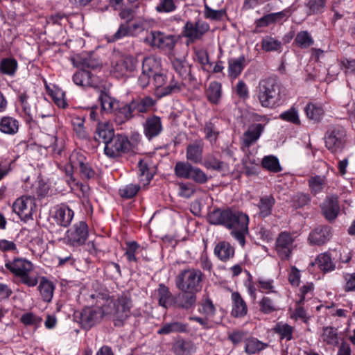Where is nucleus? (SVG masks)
Listing matches in <instances>:
<instances>
[{"instance_id":"0eeeda50","label":"nucleus","mask_w":355,"mask_h":355,"mask_svg":"<svg viewBox=\"0 0 355 355\" xmlns=\"http://www.w3.org/2000/svg\"><path fill=\"white\" fill-rule=\"evenodd\" d=\"M89 235L87 224L80 220L74 223L65 233L64 243L69 246L80 247L85 243Z\"/></svg>"},{"instance_id":"052dcab7","label":"nucleus","mask_w":355,"mask_h":355,"mask_svg":"<svg viewBox=\"0 0 355 355\" xmlns=\"http://www.w3.org/2000/svg\"><path fill=\"white\" fill-rule=\"evenodd\" d=\"M139 184H130L121 188L119 190V195L121 198L125 199H130L137 195L140 189Z\"/></svg>"},{"instance_id":"dca6fc26","label":"nucleus","mask_w":355,"mask_h":355,"mask_svg":"<svg viewBox=\"0 0 355 355\" xmlns=\"http://www.w3.org/2000/svg\"><path fill=\"white\" fill-rule=\"evenodd\" d=\"M144 134L148 140L158 137L163 131V125L161 117L152 115L147 117L143 123Z\"/></svg>"},{"instance_id":"20e7f679","label":"nucleus","mask_w":355,"mask_h":355,"mask_svg":"<svg viewBox=\"0 0 355 355\" xmlns=\"http://www.w3.org/2000/svg\"><path fill=\"white\" fill-rule=\"evenodd\" d=\"M257 98L263 107L278 106L281 101V87L277 79L270 77L261 80L257 87Z\"/></svg>"},{"instance_id":"473e14b6","label":"nucleus","mask_w":355,"mask_h":355,"mask_svg":"<svg viewBox=\"0 0 355 355\" xmlns=\"http://www.w3.org/2000/svg\"><path fill=\"white\" fill-rule=\"evenodd\" d=\"M19 129V122L10 116H3L0 121V131L8 135H15Z\"/></svg>"},{"instance_id":"6ab92c4d","label":"nucleus","mask_w":355,"mask_h":355,"mask_svg":"<svg viewBox=\"0 0 355 355\" xmlns=\"http://www.w3.org/2000/svg\"><path fill=\"white\" fill-rule=\"evenodd\" d=\"M231 302V315L232 317L242 318L248 314V309L247 304L239 292L234 291L232 293Z\"/></svg>"},{"instance_id":"864d4df0","label":"nucleus","mask_w":355,"mask_h":355,"mask_svg":"<svg viewBox=\"0 0 355 355\" xmlns=\"http://www.w3.org/2000/svg\"><path fill=\"white\" fill-rule=\"evenodd\" d=\"M259 311L263 314H270L279 309L277 303L270 297L263 296L259 302Z\"/></svg>"},{"instance_id":"4c0bfd02","label":"nucleus","mask_w":355,"mask_h":355,"mask_svg":"<svg viewBox=\"0 0 355 355\" xmlns=\"http://www.w3.org/2000/svg\"><path fill=\"white\" fill-rule=\"evenodd\" d=\"M130 103L134 113H146L153 106L154 101L152 98L146 96L143 98L132 100Z\"/></svg>"},{"instance_id":"2eb2a0df","label":"nucleus","mask_w":355,"mask_h":355,"mask_svg":"<svg viewBox=\"0 0 355 355\" xmlns=\"http://www.w3.org/2000/svg\"><path fill=\"white\" fill-rule=\"evenodd\" d=\"M332 236V229L330 226L319 225L309 233L308 241L311 245H322L327 243Z\"/></svg>"},{"instance_id":"c756f323","label":"nucleus","mask_w":355,"mask_h":355,"mask_svg":"<svg viewBox=\"0 0 355 355\" xmlns=\"http://www.w3.org/2000/svg\"><path fill=\"white\" fill-rule=\"evenodd\" d=\"M215 255L222 261H227L234 255V248L230 243L220 241L214 248Z\"/></svg>"},{"instance_id":"f704fd0d","label":"nucleus","mask_w":355,"mask_h":355,"mask_svg":"<svg viewBox=\"0 0 355 355\" xmlns=\"http://www.w3.org/2000/svg\"><path fill=\"white\" fill-rule=\"evenodd\" d=\"M221 95V84L216 81L211 82L206 90V96L208 101L213 104H218Z\"/></svg>"},{"instance_id":"e2e57ef3","label":"nucleus","mask_w":355,"mask_h":355,"mask_svg":"<svg viewBox=\"0 0 355 355\" xmlns=\"http://www.w3.org/2000/svg\"><path fill=\"white\" fill-rule=\"evenodd\" d=\"M201 308L199 312L205 315L206 317H213L215 315L216 308L212 301L209 297H205L200 302Z\"/></svg>"},{"instance_id":"774afa93","label":"nucleus","mask_w":355,"mask_h":355,"mask_svg":"<svg viewBox=\"0 0 355 355\" xmlns=\"http://www.w3.org/2000/svg\"><path fill=\"white\" fill-rule=\"evenodd\" d=\"M192 347L191 342L179 340L173 345L174 352L176 355H185L190 352Z\"/></svg>"},{"instance_id":"e433bc0d","label":"nucleus","mask_w":355,"mask_h":355,"mask_svg":"<svg viewBox=\"0 0 355 355\" xmlns=\"http://www.w3.org/2000/svg\"><path fill=\"white\" fill-rule=\"evenodd\" d=\"M18 68V62L13 58H3L0 62V72L2 74L12 77Z\"/></svg>"},{"instance_id":"79ce46f5","label":"nucleus","mask_w":355,"mask_h":355,"mask_svg":"<svg viewBox=\"0 0 355 355\" xmlns=\"http://www.w3.org/2000/svg\"><path fill=\"white\" fill-rule=\"evenodd\" d=\"M268 345L256 338L249 337L245 339V352L249 354L257 353L265 349Z\"/></svg>"},{"instance_id":"c85d7f7f","label":"nucleus","mask_w":355,"mask_h":355,"mask_svg":"<svg viewBox=\"0 0 355 355\" xmlns=\"http://www.w3.org/2000/svg\"><path fill=\"white\" fill-rule=\"evenodd\" d=\"M275 204V200L272 195L263 196L260 198L257 207L259 209L258 215L261 218H266L272 213V209Z\"/></svg>"},{"instance_id":"cd10ccee","label":"nucleus","mask_w":355,"mask_h":355,"mask_svg":"<svg viewBox=\"0 0 355 355\" xmlns=\"http://www.w3.org/2000/svg\"><path fill=\"white\" fill-rule=\"evenodd\" d=\"M188 324L179 321H173L164 324L157 331L159 335H167L172 333H186Z\"/></svg>"},{"instance_id":"412c9836","label":"nucleus","mask_w":355,"mask_h":355,"mask_svg":"<svg viewBox=\"0 0 355 355\" xmlns=\"http://www.w3.org/2000/svg\"><path fill=\"white\" fill-rule=\"evenodd\" d=\"M204 144L202 140H195L186 148L187 160L193 164H200L203 157Z\"/></svg>"},{"instance_id":"9b49d317","label":"nucleus","mask_w":355,"mask_h":355,"mask_svg":"<svg viewBox=\"0 0 355 355\" xmlns=\"http://www.w3.org/2000/svg\"><path fill=\"white\" fill-rule=\"evenodd\" d=\"M146 41L153 48L171 51L175 47L177 39L173 35L152 30L146 37Z\"/></svg>"},{"instance_id":"a18cd8bd","label":"nucleus","mask_w":355,"mask_h":355,"mask_svg":"<svg viewBox=\"0 0 355 355\" xmlns=\"http://www.w3.org/2000/svg\"><path fill=\"white\" fill-rule=\"evenodd\" d=\"M261 46L263 51L267 52H281L282 49V43L281 41L271 36H265L261 40Z\"/></svg>"},{"instance_id":"f03ea898","label":"nucleus","mask_w":355,"mask_h":355,"mask_svg":"<svg viewBox=\"0 0 355 355\" xmlns=\"http://www.w3.org/2000/svg\"><path fill=\"white\" fill-rule=\"evenodd\" d=\"M103 306L105 315H111L114 325L121 327L130 317L133 304L130 294L122 293L116 299L107 301Z\"/></svg>"},{"instance_id":"b1692460","label":"nucleus","mask_w":355,"mask_h":355,"mask_svg":"<svg viewBox=\"0 0 355 355\" xmlns=\"http://www.w3.org/2000/svg\"><path fill=\"white\" fill-rule=\"evenodd\" d=\"M114 114L115 116L114 121L119 125L123 124L135 117V113L130 103L120 102L118 106L116 107Z\"/></svg>"},{"instance_id":"2f4dec72","label":"nucleus","mask_w":355,"mask_h":355,"mask_svg":"<svg viewBox=\"0 0 355 355\" xmlns=\"http://www.w3.org/2000/svg\"><path fill=\"white\" fill-rule=\"evenodd\" d=\"M304 112L309 119L317 123L322 120L324 114L322 105L315 103H308L304 107Z\"/></svg>"},{"instance_id":"7ed1b4c3","label":"nucleus","mask_w":355,"mask_h":355,"mask_svg":"<svg viewBox=\"0 0 355 355\" xmlns=\"http://www.w3.org/2000/svg\"><path fill=\"white\" fill-rule=\"evenodd\" d=\"M5 268L17 279L18 283L28 287H34L38 283L37 275L31 274L33 269V263L26 259L15 257L5 260Z\"/></svg>"},{"instance_id":"a19ab883","label":"nucleus","mask_w":355,"mask_h":355,"mask_svg":"<svg viewBox=\"0 0 355 355\" xmlns=\"http://www.w3.org/2000/svg\"><path fill=\"white\" fill-rule=\"evenodd\" d=\"M327 0H304L308 16L322 13L326 6Z\"/></svg>"},{"instance_id":"423d86ee","label":"nucleus","mask_w":355,"mask_h":355,"mask_svg":"<svg viewBox=\"0 0 355 355\" xmlns=\"http://www.w3.org/2000/svg\"><path fill=\"white\" fill-rule=\"evenodd\" d=\"M105 315L103 305L99 306H89L83 309L81 311L74 313V318L85 329H89L99 323Z\"/></svg>"},{"instance_id":"5701e85b","label":"nucleus","mask_w":355,"mask_h":355,"mask_svg":"<svg viewBox=\"0 0 355 355\" xmlns=\"http://www.w3.org/2000/svg\"><path fill=\"white\" fill-rule=\"evenodd\" d=\"M115 135L114 129L109 122H98L94 133L96 141L102 142L106 145Z\"/></svg>"},{"instance_id":"a211bd4d","label":"nucleus","mask_w":355,"mask_h":355,"mask_svg":"<svg viewBox=\"0 0 355 355\" xmlns=\"http://www.w3.org/2000/svg\"><path fill=\"white\" fill-rule=\"evenodd\" d=\"M181 292L175 297V305L184 310L193 309L196 304L197 291L180 290Z\"/></svg>"},{"instance_id":"0e129e2a","label":"nucleus","mask_w":355,"mask_h":355,"mask_svg":"<svg viewBox=\"0 0 355 355\" xmlns=\"http://www.w3.org/2000/svg\"><path fill=\"white\" fill-rule=\"evenodd\" d=\"M188 179L192 180L193 182L202 184L207 182L208 178L202 169L196 166H193Z\"/></svg>"},{"instance_id":"4be33fe9","label":"nucleus","mask_w":355,"mask_h":355,"mask_svg":"<svg viewBox=\"0 0 355 355\" xmlns=\"http://www.w3.org/2000/svg\"><path fill=\"white\" fill-rule=\"evenodd\" d=\"M12 210L24 221H27L32 217L31 202L27 198H17L12 205Z\"/></svg>"},{"instance_id":"bb28decb","label":"nucleus","mask_w":355,"mask_h":355,"mask_svg":"<svg viewBox=\"0 0 355 355\" xmlns=\"http://www.w3.org/2000/svg\"><path fill=\"white\" fill-rule=\"evenodd\" d=\"M93 74L83 68L82 70L77 71L73 76V83L78 85L85 87H95L96 83Z\"/></svg>"},{"instance_id":"4468645a","label":"nucleus","mask_w":355,"mask_h":355,"mask_svg":"<svg viewBox=\"0 0 355 355\" xmlns=\"http://www.w3.org/2000/svg\"><path fill=\"white\" fill-rule=\"evenodd\" d=\"M320 207L322 215L328 221L334 220L340 210L338 196L336 195L326 196Z\"/></svg>"},{"instance_id":"c03bdc74","label":"nucleus","mask_w":355,"mask_h":355,"mask_svg":"<svg viewBox=\"0 0 355 355\" xmlns=\"http://www.w3.org/2000/svg\"><path fill=\"white\" fill-rule=\"evenodd\" d=\"M315 262L318 265V267L324 272H331L334 270L336 267L328 252L320 254L317 257Z\"/></svg>"},{"instance_id":"aec40b11","label":"nucleus","mask_w":355,"mask_h":355,"mask_svg":"<svg viewBox=\"0 0 355 355\" xmlns=\"http://www.w3.org/2000/svg\"><path fill=\"white\" fill-rule=\"evenodd\" d=\"M73 216L74 211L67 205L61 204L55 208L53 219L58 225L67 227L71 224Z\"/></svg>"},{"instance_id":"f257e3e1","label":"nucleus","mask_w":355,"mask_h":355,"mask_svg":"<svg viewBox=\"0 0 355 355\" xmlns=\"http://www.w3.org/2000/svg\"><path fill=\"white\" fill-rule=\"evenodd\" d=\"M207 219L211 225H221L231 230V235L241 246H244L249 224V217L246 214L230 207L216 208L207 214Z\"/></svg>"},{"instance_id":"39448f33","label":"nucleus","mask_w":355,"mask_h":355,"mask_svg":"<svg viewBox=\"0 0 355 355\" xmlns=\"http://www.w3.org/2000/svg\"><path fill=\"white\" fill-rule=\"evenodd\" d=\"M204 275L200 269L188 267L179 272L175 279L179 290H191L199 292L202 288Z\"/></svg>"},{"instance_id":"c9c22d12","label":"nucleus","mask_w":355,"mask_h":355,"mask_svg":"<svg viewBox=\"0 0 355 355\" xmlns=\"http://www.w3.org/2000/svg\"><path fill=\"white\" fill-rule=\"evenodd\" d=\"M203 164L207 168L216 171L223 174H225L229 171L228 164L219 160L214 156L207 157Z\"/></svg>"},{"instance_id":"6e6d98bb","label":"nucleus","mask_w":355,"mask_h":355,"mask_svg":"<svg viewBox=\"0 0 355 355\" xmlns=\"http://www.w3.org/2000/svg\"><path fill=\"white\" fill-rule=\"evenodd\" d=\"M79 64L84 69H94L98 68L101 64L99 61L94 58L93 53L83 55L79 58Z\"/></svg>"},{"instance_id":"338daca9","label":"nucleus","mask_w":355,"mask_h":355,"mask_svg":"<svg viewBox=\"0 0 355 355\" xmlns=\"http://www.w3.org/2000/svg\"><path fill=\"white\" fill-rule=\"evenodd\" d=\"M204 132L205 134V138L211 142L213 141H216L219 135L218 128L212 121H208L205 123Z\"/></svg>"},{"instance_id":"09e8293b","label":"nucleus","mask_w":355,"mask_h":355,"mask_svg":"<svg viewBox=\"0 0 355 355\" xmlns=\"http://www.w3.org/2000/svg\"><path fill=\"white\" fill-rule=\"evenodd\" d=\"M294 42L296 45L301 49H307L314 43L312 36L307 31L298 32Z\"/></svg>"},{"instance_id":"7c9ffc66","label":"nucleus","mask_w":355,"mask_h":355,"mask_svg":"<svg viewBox=\"0 0 355 355\" xmlns=\"http://www.w3.org/2000/svg\"><path fill=\"white\" fill-rule=\"evenodd\" d=\"M54 290L53 283L47 278L42 277L39 283L38 291L44 302H50L52 300Z\"/></svg>"},{"instance_id":"13d9d810","label":"nucleus","mask_w":355,"mask_h":355,"mask_svg":"<svg viewBox=\"0 0 355 355\" xmlns=\"http://www.w3.org/2000/svg\"><path fill=\"white\" fill-rule=\"evenodd\" d=\"M183 86L184 84L182 83H180L173 77L168 85L161 89L160 96L162 97L171 94L178 93L182 90Z\"/></svg>"},{"instance_id":"ea45409f","label":"nucleus","mask_w":355,"mask_h":355,"mask_svg":"<svg viewBox=\"0 0 355 355\" xmlns=\"http://www.w3.org/2000/svg\"><path fill=\"white\" fill-rule=\"evenodd\" d=\"M138 175L139 182L144 187L148 185L153 179V174L150 171L146 162L140 160L138 163Z\"/></svg>"},{"instance_id":"de8ad7c7","label":"nucleus","mask_w":355,"mask_h":355,"mask_svg":"<svg viewBox=\"0 0 355 355\" xmlns=\"http://www.w3.org/2000/svg\"><path fill=\"white\" fill-rule=\"evenodd\" d=\"M261 166L263 168L272 173H278L282 170L277 157L272 155L265 156L262 159Z\"/></svg>"},{"instance_id":"ddd939ff","label":"nucleus","mask_w":355,"mask_h":355,"mask_svg":"<svg viewBox=\"0 0 355 355\" xmlns=\"http://www.w3.org/2000/svg\"><path fill=\"white\" fill-rule=\"evenodd\" d=\"M138 64L137 58L132 55H121L113 62V72L117 76H125L135 71Z\"/></svg>"},{"instance_id":"603ef678","label":"nucleus","mask_w":355,"mask_h":355,"mask_svg":"<svg viewBox=\"0 0 355 355\" xmlns=\"http://www.w3.org/2000/svg\"><path fill=\"white\" fill-rule=\"evenodd\" d=\"M98 99L101 101V107L103 110L114 112L116 107L120 102L110 96L106 92H101Z\"/></svg>"},{"instance_id":"a878e982","label":"nucleus","mask_w":355,"mask_h":355,"mask_svg":"<svg viewBox=\"0 0 355 355\" xmlns=\"http://www.w3.org/2000/svg\"><path fill=\"white\" fill-rule=\"evenodd\" d=\"M246 59L243 55L239 58L228 60V75L231 78H236L246 66Z\"/></svg>"},{"instance_id":"1a4fd4ad","label":"nucleus","mask_w":355,"mask_h":355,"mask_svg":"<svg viewBox=\"0 0 355 355\" xmlns=\"http://www.w3.org/2000/svg\"><path fill=\"white\" fill-rule=\"evenodd\" d=\"M132 150V144L127 136L122 134L115 135L104 148L105 154L110 158L120 157Z\"/></svg>"},{"instance_id":"69168bd1","label":"nucleus","mask_w":355,"mask_h":355,"mask_svg":"<svg viewBox=\"0 0 355 355\" xmlns=\"http://www.w3.org/2000/svg\"><path fill=\"white\" fill-rule=\"evenodd\" d=\"M176 8L177 6L174 0H160L155 7V10L160 13H168L175 11Z\"/></svg>"},{"instance_id":"72a5a7b5","label":"nucleus","mask_w":355,"mask_h":355,"mask_svg":"<svg viewBox=\"0 0 355 355\" xmlns=\"http://www.w3.org/2000/svg\"><path fill=\"white\" fill-rule=\"evenodd\" d=\"M311 193L317 195L321 193L327 187V180L324 175H315L308 180Z\"/></svg>"},{"instance_id":"5fc2aeb1","label":"nucleus","mask_w":355,"mask_h":355,"mask_svg":"<svg viewBox=\"0 0 355 355\" xmlns=\"http://www.w3.org/2000/svg\"><path fill=\"white\" fill-rule=\"evenodd\" d=\"M159 304L164 308L170 305L172 295L167 286L163 284L159 285L157 289Z\"/></svg>"},{"instance_id":"bf43d9fd","label":"nucleus","mask_w":355,"mask_h":355,"mask_svg":"<svg viewBox=\"0 0 355 355\" xmlns=\"http://www.w3.org/2000/svg\"><path fill=\"white\" fill-rule=\"evenodd\" d=\"M279 118L283 121L290 122L295 125H299L300 123L298 111L295 107H291L289 110L282 112L279 115Z\"/></svg>"},{"instance_id":"680f3d73","label":"nucleus","mask_w":355,"mask_h":355,"mask_svg":"<svg viewBox=\"0 0 355 355\" xmlns=\"http://www.w3.org/2000/svg\"><path fill=\"white\" fill-rule=\"evenodd\" d=\"M130 37L128 29V22L125 21L119 26V28L114 33V34L109 37L108 41L110 42H114L124 37Z\"/></svg>"},{"instance_id":"f3484780","label":"nucleus","mask_w":355,"mask_h":355,"mask_svg":"<svg viewBox=\"0 0 355 355\" xmlns=\"http://www.w3.org/2000/svg\"><path fill=\"white\" fill-rule=\"evenodd\" d=\"M172 66L175 72L182 80H188L193 85L198 84L197 79L191 73V66L184 58H174L171 61Z\"/></svg>"},{"instance_id":"9d476101","label":"nucleus","mask_w":355,"mask_h":355,"mask_svg":"<svg viewBox=\"0 0 355 355\" xmlns=\"http://www.w3.org/2000/svg\"><path fill=\"white\" fill-rule=\"evenodd\" d=\"M209 28V25L201 19L187 21L182 28V35L187 40V44L194 43L201 40Z\"/></svg>"},{"instance_id":"8fccbe9b","label":"nucleus","mask_w":355,"mask_h":355,"mask_svg":"<svg viewBox=\"0 0 355 355\" xmlns=\"http://www.w3.org/2000/svg\"><path fill=\"white\" fill-rule=\"evenodd\" d=\"M321 338L323 342L328 345H337L339 343L337 329L332 327L323 328Z\"/></svg>"},{"instance_id":"6e6552de","label":"nucleus","mask_w":355,"mask_h":355,"mask_svg":"<svg viewBox=\"0 0 355 355\" xmlns=\"http://www.w3.org/2000/svg\"><path fill=\"white\" fill-rule=\"evenodd\" d=\"M325 146L333 153L343 150L346 141V131L340 125L329 127L324 136Z\"/></svg>"},{"instance_id":"37998d69","label":"nucleus","mask_w":355,"mask_h":355,"mask_svg":"<svg viewBox=\"0 0 355 355\" xmlns=\"http://www.w3.org/2000/svg\"><path fill=\"white\" fill-rule=\"evenodd\" d=\"M160 61L153 56L144 58L142 63V70L152 76L161 70Z\"/></svg>"},{"instance_id":"3c124183","label":"nucleus","mask_w":355,"mask_h":355,"mask_svg":"<svg viewBox=\"0 0 355 355\" xmlns=\"http://www.w3.org/2000/svg\"><path fill=\"white\" fill-rule=\"evenodd\" d=\"M193 166L189 161L178 162L174 166L175 175L180 178L188 179Z\"/></svg>"},{"instance_id":"393cba45","label":"nucleus","mask_w":355,"mask_h":355,"mask_svg":"<svg viewBox=\"0 0 355 355\" xmlns=\"http://www.w3.org/2000/svg\"><path fill=\"white\" fill-rule=\"evenodd\" d=\"M264 126L261 123L253 124L243 134V142L245 147H249L261 136Z\"/></svg>"},{"instance_id":"4d7b16f0","label":"nucleus","mask_w":355,"mask_h":355,"mask_svg":"<svg viewBox=\"0 0 355 355\" xmlns=\"http://www.w3.org/2000/svg\"><path fill=\"white\" fill-rule=\"evenodd\" d=\"M126 247L125 249V256L129 262L137 263L138 259L136 257V254L140 248V245L136 241H128L125 243Z\"/></svg>"},{"instance_id":"49530a36","label":"nucleus","mask_w":355,"mask_h":355,"mask_svg":"<svg viewBox=\"0 0 355 355\" xmlns=\"http://www.w3.org/2000/svg\"><path fill=\"white\" fill-rule=\"evenodd\" d=\"M76 159L80 169V174L83 179H91L94 177L95 171L87 164L84 162L85 157L82 154L76 153Z\"/></svg>"},{"instance_id":"58836bf2","label":"nucleus","mask_w":355,"mask_h":355,"mask_svg":"<svg viewBox=\"0 0 355 355\" xmlns=\"http://www.w3.org/2000/svg\"><path fill=\"white\" fill-rule=\"evenodd\" d=\"M273 331L279 336L281 340L286 339L287 341H289L293 338L294 328L287 323L277 322L275 325Z\"/></svg>"},{"instance_id":"f8f14e48","label":"nucleus","mask_w":355,"mask_h":355,"mask_svg":"<svg viewBox=\"0 0 355 355\" xmlns=\"http://www.w3.org/2000/svg\"><path fill=\"white\" fill-rule=\"evenodd\" d=\"M295 237L288 232H281L276 239L275 250L282 260L289 259L294 249Z\"/></svg>"}]
</instances>
